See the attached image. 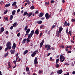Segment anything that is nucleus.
Listing matches in <instances>:
<instances>
[{
	"label": "nucleus",
	"instance_id": "1",
	"mask_svg": "<svg viewBox=\"0 0 75 75\" xmlns=\"http://www.w3.org/2000/svg\"><path fill=\"white\" fill-rule=\"evenodd\" d=\"M11 44L10 43V41L7 42L6 43L7 47L5 49V51H7L8 48L9 50H11Z\"/></svg>",
	"mask_w": 75,
	"mask_h": 75
},
{
	"label": "nucleus",
	"instance_id": "2",
	"mask_svg": "<svg viewBox=\"0 0 75 75\" xmlns=\"http://www.w3.org/2000/svg\"><path fill=\"white\" fill-rule=\"evenodd\" d=\"M60 61L62 62H64L65 60V57L63 56L62 54H61L59 58Z\"/></svg>",
	"mask_w": 75,
	"mask_h": 75
},
{
	"label": "nucleus",
	"instance_id": "3",
	"mask_svg": "<svg viewBox=\"0 0 75 75\" xmlns=\"http://www.w3.org/2000/svg\"><path fill=\"white\" fill-rule=\"evenodd\" d=\"M45 48H47V51H49L50 48H51V45H45Z\"/></svg>",
	"mask_w": 75,
	"mask_h": 75
},
{
	"label": "nucleus",
	"instance_id": "4",
	"mask_svg": "<svg viewBox=\"0 0 75 75\" xmlns=\"http://www.w3.org/2000/svg\"><path fill=\"white\" fill-rule=\"evenodd\" d=\"M51 16V14L49 15L48 13H46L45 15V17L47 20H48L50 17Z\"/></svg>",
	"mask_w": 75,
	"mask_h": 75
},
{
	"label": "nucleus",
	"instance_id": "5",
	"mask_svg": "<svg viewBox=\"0 0 75 75\" xmlns=\"http://www.w3.org/2000/svg\"><path fill=\"white\" fill-rule=\"evenodd\" d=\"M40 33V31H39V29H37L36 30L35 32V34L36 35H38L39 33Z\"/></svg>",
	"mask_w": 75,
	"mask_h": 75
},
{
	"label": "nucleus",
	"instance_id": "6",
	"mask_svg": "<svg viewBox=\"0 0 75 75\" xmlns=\"http://www.w3.org/2000/svg\"><path fill=\"white\" fill-rule=\"evenodd\" d=\"M33 12H30L28 13H27V16L28 17V18H29V17H30L31 16V15H32V14H33Z\"/></svg>",
	"mask_w": 75,
	"mask_h": 75
},
{
	"label": "nucleus",
	"instance_id": "7",
	"mask_svg": "<svg viewBox=\"0 0 75 75\" xmlns=\"http://www.w3.org/2000/svg\"><path fill=\"white\" fill-rule=\"evenodd\" d=\"M57 73L59 74H61L62 73V69H60L59 70L57 71Z\"/></svg>",
	"mask_w": 75,
	"mask_h": 75
},
{
	"label": "nucleus",
	"instance_id": "8",
	"mask_svg": "<svg viewBox=\"0 0 75 75\" xmlns=\"http://www.w3.org/2000/svg\"><path fill=\"white\" fill-rule=\"evenodd\" d=\"M44 40H43L42 41V42L40 43V48H41V47H42V45H43V43H44Z\"/></svg>",
	"mask_w": 75,
	"mask_h": 75
},
{
	"label": "nucleus",
	"instance_id": "9",
	"mask_svg": "<svg viewBox=\"0 0 75 75\" xmlns=\"http://www.w3.org/2000/svg\"><path fill=\"white\" fill-rule=\"evenodd\" d=\"M43 16H44V13H43L41 12L39 14V17H42Z\"/></svg>",
	"mask_w": 75,
	"mask_h": 75
},
{
	"label": "nucleus",
	"instance_id": "10",
	"mask_svg": "<svg viewBox=\"0 0 75 75\" xmlns=\"http://www.w3.org/2000/svg\"><path fill=\"white\" fill-rule=\"evenodd\" d=\"M4 28H3V27H2L1 28V30H0V34H1V33H3V31H4Z\"/></svg>",
	"mask_w": 75,
	"mask_h": 75
},
{
	"label": "nucleus",
	"instance_id": "11",
	"mask_svg": "<svg viewBox=\"0 0 75 75\" xmlns=\"http://www.w3.org/2000/svg\"><path fill=\"white\" fill-rule=\"evenodd\" d=\"M33 35L30 33L29 35L28 38H31V37H32V36H33Z\"/></svg>",
	"mask_w": 75,
	"mask_h": 75
},
{
	"label": "nucleus",
	"instance_id": "12",
	"mask_svg": "<svg viewBox=\"0 0 75 75\" xmlns=\"http://www.w3.org/2000/svg\"><path fill=\"white\" fill-rule=\"evenodd\" d=\"M16 43H13V46H12V48H13V49H15V48H16Z\"/></svg>",
	"mask_w": 75,
	"mask_h": 75
},
{
	"label": "nucleus",
	"instance_id": "13",
	"mask_svg": "<svg viewBox=\"0 0 75 75\" xmlns=\"http://www.w3.org/2000/svg\"><path fill=\"white\" fill-rule=\"evenodd\" d=\"M11 54H14V52H15V50H11Z\"/></svg>",
	"mask_w": 75,
	"mask_h": 75
},
{
	"label": "nucleus",
	"instance_id": "14",
	"mask_svg": "<svg viewBox=\"0 0 75 75\" xmlns=\"http://www.w3.org/2000/svg\"><path fill=\"white\" fill-rule=\"evenodd\" d=\"M15 13H16V10H14L12 12V15L13 16H14L15 14Z\"/></svg>",
	"mask_w": 75,
	"mask_h": 75
},
{
	"label": "nucleus",
	"instance_id": "15",
	"mask_svg": "<svg viewBox=\"0 0 75 75\" xmlns=\"http://www.w3.org/2000/svg\"><path fill=\"white\" fill-rule=\"evenodd\" d=\"M36 54V53L35 52H34L32 54L31 56L32 57H33Z\"/></svg>",
	"mask_w": 75,
	"mask_h": 75
},
{
	"label": "nucleus",
	"instance_id": "16",
	"mask_svg": "<svg viewBox=\"0 0 75 75\" xmlns=\"http://www.w3.org/2000/svg\"><path fill=\"white\" fill-rule=\"evenodd\" d=\"M58 62H59V59H57L56 60V64H58Z\"/></svg>",
	"mask_w": 75,
	"mask_h": 75
},
{
	"label": "nucleus",
	"instance_id": "17",
	"mask_svg": "<svg viewBox=\"0 0 75 75\" xmlns=\"http://www.w3.org/2000/svg\"><path fill=\"white\" fill-rule=\"evenodd\" d=\"M42 21H38L37 23L38 24H42Z\"/></svg>",
	"mask_w": 75,
	"mask_h": 75
},
{
	"label": "nucleus",
	"instance_id": "18",
	"mask_svg": "<svg viewBox=\"0 0 75 75\" xmlns=\"http://www.w3.org/2000/svg\"><path fill=\"white\" fill-rule=\"evenodd\" d=\"M30 8L31 10H33V9H34L35 8L34 6L33 5L31 6L30 7Z\"/></svg>",
	"mask_w": 75,
	"mask_h": 75
},
{
	"label": "nucleus",
	"instance_id": "19",
	"mask_svg": "<svg viewBox=\"0 0 75 75\" xmlns=\"http://www.w3.org/2000/svg\"><path fill=\"white\" fill-rule=\"evenodd\" d=\"M56 35L57 37H59V34L58 32L57 31L56 32Z\"/></svg>",
	"mask_w": 75,
	"mask_h": 75
},
{
	"label": "nucleus",
	"instance_id": "20",
	"mask_svg": "<svg viewBox=\"0 0 75 75\" xmlns=\"http://www.w3.org/2000/svg\"><path fill=\"white\" fill-rule=\"evenodd\" d=\"M27 52H28V50H25L23 52L24 55H25V54H27Z\"/></svg>",
	"mask_w": 75,
	"mask_h": 75
},
{
	"label": "nucleus",
	"instance_id": "21",
	"mask_svg": "<svg viewBox=\"0 0 75 75\" xmlns=\"http://www.w3.org/2000/svg\"><path fill=\"white\" fill-rule=\"evenodd\" d=\"M10 6V4L9 3L8 4H6V5L5 7H9V6Z\"/></svg>",
	"mask_w": 75,
	"mask_h": 75
},
{
	"label": "nucleus",
	"instance_id": "22",
	"mask_svg": "<svg viewBox=\"0 0 75 75\" xmlns=\"http://www.w3.org/2000/svg\"><path fill=\"white\" fill-rule=\"evenodd\" d=\"M30 31V29H28L26 30V33H29Z\"/></svg>",
	"mask_w": 75,
	"mask_h": 75
},
{
	"label": "nucleus",
	"instance_id": "23",
	"mask_svg": "<svg viewBox=\"0 0 75 75\" xmlns=\"http://www.w3.org/2000/svg\"><path fill=\"white\" fill-rule=\"evenodd\" d=\"M26 1L27 3H28V4H30L31 3V2H30V0H26Z\"/></svg>",
	"mask_w": 75,
	"mask_h": 75
},
{
	"label": "nucleus",
	"instance_id": "24",
	"mask_svg": "<svg viewBox=\"0 0 75 75\" xmlns=\"http://www.w3.org/2000/svg\"><path fill=\"white\" fill-rule=\"evenodd\" d=\"M34 30H32L31 31L30 34H32V35H33V34H34Z\"/></svg>",
	"mask_w": 75,
	"mask_h": 75
},
{
	"label": "nucleus",
	"instance_id": "25",
	"mask_svg": "<svg viewBox=\"0 0 75 75\" xmlns=\"http://www.w3.org/2000/svg\"><path fill=\"white\" fill-rule=\"evenodd\" d=\"M26 38H25L24 39H23V41L22 42V43L23 44H24L25 42V41H26Z\"/></svg>",
	"mask_w": 75,
	"mask_h": 75
},
{
	"label": "nucleus",
	"instance_id": "26",
	"mask_svg": "<svg viewBox=\"0 0 75 75\" xmlns=\"http://www.w3.org/2000/svg\"><path fill=\"white\" fill-rule=\"evenodd\" d=\"M67 22L66 21H65L64 22V26H67Z\"/></svg>",
	"mask_w": 75,
	"mask_h": 75
},
{
	"label": "nucleus",
	"instance_id": "27",
	"mask_svg": "<svg viewBox=\"0 0 75 75\" xmlns=\"http://www.w3.org/2000/svg\"><path fill=\"white\" fill-rule=\"evenodd\" d=\"M29 71V68L27 67L26 68V72L28 71Z\"/></svg>",
	"mask_w": 75,
	"mask_h": 75
},
{
	"label": "nucleus",
	"instance_id": "28",
	"mask_svg": "<svg viewBox=\"0 0 75 75\" xmlns=\"http://www.w3.org/2000/svg\"><path fill=\"white\" fill-rule=\"evenodd\" d=\"M28 29V26H27V25H26V26H25V28L24 30L26 31Z\"/></svg>",
	"mask_w": 75,
	"mask_h": 75
},
{
	"label": "nucleus",
	"instance_id": "29",
	"mask_svg": "<svg viewBox=\"0 0 75 75\" xmlns=\"http://www.w3.org/2000/svg\"><path fill=\"white\" fill-rule=\"evenodd\" d=\"M55 67L57 68H59V64H56V65H55Z\"/></svg>",
	"mask_w": 75,
	"mask_h": 75
},
{
	"label": "nucleus",
	"instance_id": "30",
	"mask_svg": "<svg viewBox=\"0 0 75 75\" xmlns=\"http://www.w3.org/2000/svg\"><path fill=\"white\" fill-rule=\"evenodd\" d=\"M4 19L6 20L7 21H8V18L7 17H5L4 18Z\"/></svg>",
	"mask_w": 75,
	"mask_h": 75
},
{
	"label": "nucleus",
	"instance_id": "31",
	"mask_svg": "<svg viewBox=\"0 0 75 75\" xmlns=\"http://www.w3.org/2000/svg\"><path fill=\"white\" fill-rule=\"evenodd\" d=\"M16 4H17V2H15L13 3L12 6H15V5H16Z\"/></svg>",
	"mask_w": 75,
	"mask_h": 75
},
{
	"label": "nucleus",
	"instance_id": "32",
	"mask_svg": "<svg viewBox=\"0 0 75 75\" xmlns=\"http://www.w3.org/2000/svg\"><path fill=\"white\" fill-rule=\"evenodd\" d=\"M13 15H12L10 16V19L11 20L13 19Z\"/></svg>",
	"mask_w": 75,
	"mask_h": 75
},
{
	"label": "nucleus",
	"instance_id": "33",
	"mask_svg": "<svg viewBox=\"0 0 75 75\" xmlns=\"http://www.w3.org/2000/svg\"><path fill=\"white\" fill-rule=\"evenodd\" d=\"M30 38H27L26 39V41H27V42H30Z\"/></svg>",
	"mask_w": 75,
	"mask_h": 75
},
{
	"label": "nucleus",
	"instance_id": "34",
	"mask_svg": "<svg viewBox=\"0 0 75 75\" xmlns=\"http://www.w3.org/2000/svg\"><path fill=\"white\" fill-rule=\"evenodd\" d=\"M27 12L25 11V12L23 14V16H26L27 15Z\"/></svg>",
	"mask_w": 75,
	"mask_h": 75
},
{
	"label": "nucleus",
	"instance_id": "35",
	"mask_svg": "<svg viewBox=\"0 0 75 75\" xmlns=\"http://www.w3.org/2000/svg\"><path fill=\"white\" fill-rule=\"evenodd\" d=\"M37 63H38V61H34V64L35 65H37Z\"/></svg>",
	"mask_w": 75,
	"mask_h": 75
},
{
	"label": "nucleus",
	"instance_id": "36",
	"mask_svg": "<svg viewBox=\"0 0 75 75\" xmlns=\"http://www.w3.org/2000/svg\"><path fill=\"white\" fill-rule=\"evenodd\" d=\"M69 34H70V35H72V30H70L69 32Z\"/></svg>",
	"mask_w": 75,
	"mask_h": 75
},
{
	"label": "nucleus",
	"instance_id": "37",
	"mask_svg": "<svg viewBox=\"0 0 75 75\" xmlns=\"http://www.w3.org/2000/svg\"><path fill=\"white\" fill-rule=\"evenodd\" d=\"M11 63H10V62H9L8 63V66H9L10 67H11Z\"/></svg>",
	"mask_w": 75,
	"mask_h": 75
},
{
	"label": "nucleus",
	"instance_id": "38",
	"mask_svg": "<svg viewBox=\"0 0 75 75\" xmlns=\"http://www.w3.org/2000/svg\"><path fill=\"white\" fill-rule=\"evenodd\" d=\"M16 25H17V23H15L13 24V27H15Z\"/></svg>",
	"mask_w": 75,
	"mask_h": 75
},
{
	"label": "nucleus",
	"instance_id": "39",
	"mask_svg": "<svg viewBox=\"0 0 75 75\" xmlns=\"http://www.w3.org/2000/svg\"><path fill=\"white\" fill-rule=\"evenodd\" d=\"M43 72V71H41L40 70H39L38 73H39V74H41Z\"/></svg>",
	"mask_w": 75,
	"mask_h": 75
},
{
	"label": "nucleus",
	"instance_id": "40",
	"mask_svg": "<svg viewBox=\"0 0 75 75\" xmlns=\"http://www.w3.org/2000/svg\"><path fill=\"white\" fill-rule=\"evenodd\" d=\"M8 53L7 52L5 54V57H7L8 55Z\"/></svg>",
	"mask_w": 75,
	"mask_h": 75
},
{
	"label": "nucleus",
	"instance_id": "41",
	"mask_svg": "<svg viewBox=\"0 0 75 75\" xmlns=\"http://www.w3.org/2000/svg\"><path fill=\"white\" fill-rule=\"evenodd\" d=\"M59 30H60V31H62V30H63V28H59Z\"/></svg>",
	"mask_w": 75,
	"mask_h": 75
},
{
	"label": "nucleus",
	"instance_id": "42",
	"mask_svg": "<svg viewBox=\"0 0 75 75\" xmlns=\"http://www.w3.org/2000/svg\"><path fill=\"white\" fill-rule=\"evenodd\" d=\"M8 12V11L7 10H6V11L4 13V14H6Z\"/></svg>",
	"mask_w": 75,
	"mask_h": 75
},
{
	"label": "nucleus",
	"instance_id": "43",
	"mask_svg": "<svg viewBox=\"0 0 75 75\" xmlns=\"http://www.w3.org/2000/svg\"><path fill=\"white\" fill-rule=\"evenodd\" d=\"M64 75H69V72H67V74H64Z\"/></svg>",
	"mask_w": 75,
	"mask_h": 75
},
{
	"label": "nucleus",
	"instance_id": "44",
	"mask_svg": "<svg viewBox=\"0 0 75 75\" xmlns=\"http://www.w3.org/2000/svg\"><path fill=\"white\" fill-rule=\"evenodd\" d=\"M37 60H38V59H37V58L35 57L34 60V61H37Z\"/></svg>",
	"mask_w": 75,
	"mask_h": 75
},
{
	"label": "nucleus",
	"instance_id": "45",
	"mask_svg": "<svg viewBox=\"0 0 75 75\" xmlns=\"http://www.w3.org/2000/svg\"><path fill=\"white\" fill-rule=\"evenodd\" d=\"M61 46L62 48H64L65 47V46L63 45H62Z\"/></svg>",
	"mask_w": 75,
	"mask_h": 75
},
{
	"label": "nucleus",
	"instance_id": "46",
	"mask_svg": "<svg viewBox=\"0 0 75 75\" xmlns=\"http://www.w3.org/2000/svg\"><path fill=\"white\" fill-rule=\"evenodd\" d=\"M72 22H74L75 21V19H72L71 20Z\"/></svg>",
	"mask_w": 75,
	"mask_h": 75
},
{
	"label": "nucleus",
	"instance_id": "47",
	"mask_svg": "<svg viewBox=\"0 0 75 75\" xmlns=\"http://www.w3.org/2000/svg\"><path fill=\"white\" fill-rule=\"evenodd\" d=\"M55 3V1H51V3H52V4L53 3Z\"/></svg>",
	"mask_w": 75,
	"mask_h": 75
},
{
	"label": "nucleus",
	"instance_id": "48",
	"mask_svg": "<svg viewBox=\"0 0 75 75\" xmlns=\"http://www.w3.org/2000/svg\"><path fill=\"white\" fill-rule=\"evenodd\" d=\"M26 34H25V36H26V35H28V36L29 34H28V33H26Z\"/></svg>",
	"mask_w": 75,
	"mask_h": 75
},
{
	"label": "nucleus",
	"instance_id": "49",
	"mask_svg": "<svg viewBox=\"0 0 75 75\" xmlns=\"http://www.w3.org/2000/svg\"><path fill=\"white\" fill-rule=\"evenodd\" d=\"M67 25H67L68 27H69V25H70L69 24V23H68Z\"/></svg>",
	"mask_w": 75,
	"mask_h": 75
},
{
	"label": "nucleus",
	"instance_id": "50",
	"mask_svg": "<svg viewBox=\"0 0 75 75\" xmlns=\"http://www.w3.org/2000/svg\"><path fill=\"white\" fill-rule=\"evenodd\" d=\"M55 25H53L52 27V28L53 29L54 28H55Z\"/></svg>",
	"mask_w": 75,
	"mask_h": 75
},
{
	"label": "nucleus",
	"instance_id": "51",
	"mask_svg": "<svg viewBox=\"0 0 75 75\" xmlns=\"http://www.w3.org/2000/svg\"><path fill=\"white\" fill-rule=\"evenodd\" d=\"M13 26H12L10 27V29L12 30V29H13Z\"/></svg>",
	"mask_w": 75,
	"mask_h": 75
},
{
	"label": "nucleus",
	"instance_id": "52",
	"mask_svg": "<svg viewBox=\"0 0 75 75\" xmlns=\"http://www.w3.org/2000/svg\"><path fill=\"white\" fill-rule=\"evenodd\" d=\"M19 58V57L18 56V57H17L16 58V61H17V60Z\"/></svg>",
	"mask_w": 75,
	"mask_h": 75
},
{
	"label": "nucleus",
	"instance_id": "53",
	"mask_svg": "<svg viewBox=\"0 0 75 75\" xmlns=\"http://www.w3.org/2000/svg\"><path fill=\"white\" fill-rule=\"evenodd\" d=\"M28 4V3H25V4L24 6H25H25H27V5Z\"/></svg>",
	"mask_w": 75,
	"mask_h": 75
},
{
	"label": "nucleus",
	"instance_id": "54",
	"mask_svg": "<svg viewBox=\"0 0 75 75\" xmlns=\"http://www.w3.org/2000/svg\"><path fill=\"white\" fill-rule=\"evenodd\" d=\"M45 18V17H42L41 18V20H44Z\"/></svg>",
	"mask_w": 75,
	"mask_h": 75
},
{
	"label": "nucleus",
	"instance_id": "55",
	"mask_svg": "<svg viewBox=\"0 0 75 75\" xmlns=\"http://www.w3.org/2000/svg\"><path fill=\"white\" fill-rule=\"evenodd\" d=\"M42 35V33L41 32L40 34V36H41Z\"/></svg>",
	"mask_w": 75,
	"mask_h": 75
},
{
	"label": "nucleus",
	"instance_id": "56",
	"mask_svg": "<svg viewBox=\"0 0 75 75\" xmlns=\"http://www.w3.org/2000/svg\"><path fill=\"white\" fill-rule=\"evenodd\" d=\"M71 52H72V51L70 50L68 51V53H71Z\"/></svg>",
	"mask_w": 75,
	"mask_h": 75
},
{
	"label": "nucleus",
	"instance_id": "57",
	"mask_svg": "<svg viewBox=\"0 0 75 75\" xmlns=\"http://www.w3.org/2000/svg\"><path fill=\"white\" fill-rule=\"evenodd\" d=\"M51 54V53H49L47 55V57H48V56H50V55Z\"/></svg>",
	"mask_w": 75,
	"mask_h": 75
},
{
	"label": "nucleus",
	"instance_id": "58",
	"mask_svg": "<svg viewBox=\"0 0 75 75\" xmlns=\"http://www.w3.org/2000/svg\"><path fill=\"white\" fill-rule=\"evenodd\" d=\"M62 2L63 3H65V0H62Z\"/></svg>",
	"mask_w": 75,
	"mask_h": 75
},
{
	"label": "nucleus",
	"instance_id": "59",
	"mask_svg": "<svg viewBox=\"0 0 75 75\" xmlns=\"http://www.w3.org/2000/svg\"><path fill=\"white\" fill-rule=\"evenodd\" d=\"M38 13V11H36V12H35V14H37Z\"/></svg>",
	"mask_w": 75,
	"mask_h": 75
},
{
	"label": "nucleus",
	"instance_id": "60",
	"mask_svg": "<svg viewBox=\"0 0 75 75\" xmlns=\"http://www.w3.org/2000/svg\"><path fill=\"white\" fill-rule=\"evenodd\" d=\"M2 48H3V47L1 46H0V51H1V50H2Z\"/></svg>",
	"mask_w": 75,
	"mask_h": 75
},
{
	"label": "nucleus",
	"instance_id": "61",
	"mask_svg": "<svg viewBox=\"0 0 75 75\" xmlns=\"http://www.w3.org/2000/svg\"><path fill=\"white\" fill-rule=\"evenodd\" d=\"M68 29H67L66 30V33L67 34H68Z\"/></svg>",
	"mask_w": 75,
	"mask_h": 75
},
{
	"label": "nucleus",
	"instance_id": "62",
	"mask_svg": "<svg viewBox=\"0 0 75 75\" xmlns=\"http://www.w3.org/2000/svg\"><path fill=\"white\" fill-rule=\"evenodd\" d=\"M75 74V71H74L72 72V74H73V75H74Z\"/></svg>",
	"mask_w": 75,
	"mask_h": 75
},
{
	"label": "nucleus",
	"instance_id": "63",
	"mask_svg": "<svg viewBox=\"0 0 75 75\" xmlns=\"http://www.w3.org/2000/svg\"><path fill=\"white\" fill-rule=\"evenodd\" d=\"M13 63L14 64H16V60H15L14 61H13Z\"/></svg>",
	"mask_w": 75,
	"mask_h": 75
},
{
	"label": "nucleus",
	"instance_id": "64",
	"mask_svg": "<svg viewBox=\"0 0 75 75\" xmlns=\"http://www.w3.org/2000/svg\"><path fill=\"white\" fill-rule=\"evenodd\" d=\"M18 53L16 54V57H17V56H18Z\"/></svg>",
	"mask_w": 75,
	"mask_h": 75
}]
</instances>
